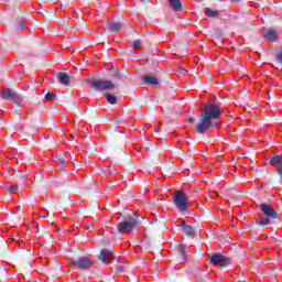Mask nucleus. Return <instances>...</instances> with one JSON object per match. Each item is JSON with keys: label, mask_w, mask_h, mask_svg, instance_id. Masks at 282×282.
<instances>
[{"label": "nucleus", "mask_w": 282, "mask_h": 282, "mask_svg": "<svg viewBox=\"0 0 282 282\" xmlns=\"http://www.w3.org/2000/svg\"><path fill=\"white\" fill-rule=\"evenodd\" d=\"M200 111L203 116L199 117V121L196 124V133L204 135V133H208L213 129V120H219L221 117V107L213 102H207Z\"/></svg>", "instance_id": "f257e3e1"}, {"label": "nucleus", "mask_w": 282, "mask_h": 282, "mask_svg": "<svg viewBox=\"0 0 282 282\" xmlns=\"http://www.w3.org/2000/svg\"><path fill=\"white\" fill-rule=\"evenodd\" d=\"M142 218H134L131 215H126L123 217V221L117 225V230L119 235H129V232H133L138 226H142Z\"/></svg>", "instance_id": "f03ea898"}, {"label": "nucleus", "mask_w": 282, "mask_h": 282, "mask_svg": "<svg viewBox=\"0 0 282 282\" xmlns=\"http://www.w3.org/2000/svg\"><path fill=\"white\" fill-rule=\"evenodd\" d=\"M173 204L180 213H189L188 197L184 191H177L173 196Z\"/></svg>", "instance_id": "7ed1b4c3"}, {"label": "nucleus", "mask_w": 282, "mask_h": 282, "mask_svg": "<svg viewBox=\"0 0 282 282\" xmlns=\"http://www.w3.org/2000/svg\"><path fill=\"white\" fill-rule=\"evenodd\" d=\"M89 85H91L93 89H96L97 91H109L111 89H116V84L111 80L91 78L89 79Z\"/></svg>", "instance_id": "20e7f679"}, {"label": "nucleus", "mask_w": 282, "mask_h": 282, "mask_svg": "<svg viewBox=\"0 0 282 282\" xmlns=\"http://www.w3.org/2000/svg\"><path fill=\"white\" fill-rule=\"evenodd\" d=\"M107 140L110 144H127V140H129V137L124 132L115 130L107 134Z\"/></svg>", "instance_id": "39448f33"}, {"label": "nucleus", "mask_w": 282, "mask_h": 282, "mask_svg": "<svg viewBox=\"0 0 282 282\" xmlns=\"http://www.w3.org/2000/svg\"><path fill=\"white\" fill-rule=\"evenodd\" d=\"M3 100H8L9 102H14L15 105H23V97L17 93L14 89H6L2 91Z\"/></svg>", "instance_id": "423d86ee"}, {"label": "nucleus", "mask_w": 282, "mask_h": 282, "mask_svg": "<svg viewBox=\"0 0 282 282\" xmlns=\"http://www.w3.org/2000/svg\"><path fill=\"white\" fill-rule=\"evenodd\" d=\"M97 259L105 265H111V263H113V248H102L97 256Z\"/></svg>", "instance_id": "0eeeda50"}, {"label": "nucleus", "mask_w": 282, "mask_h": 282, "mask_svg": "<svg viewBox=\"0 0 282 282\" xmlns=\"http://www.w3.org/2000/svg\"><path fill=\"white\" fill-rule=\"evenodd\" d=\"M209 263L218 265L219 268H226V265H230V258L221 253H213L209 258Z\"/></svg>", "instance_id": "6e6552de"}, {"label": "nucleus", "mask_w": 282, "mask_h": 282, "mask_svg": "<svg viewBox=\"0 0 282 282\" xmlns=\"http://www.w3.org/2000/svg\"><path fill=\"white\" fill-rule=\"evenodd\" d=\"M94 267V261L87 257H79L77 259V268L79 270H90Z\"/></svg>", "instance_id": "1a4fd4ad"}, {"label": "nucleus", "mask_w": 282, "mask_h": 282, "mask_svg": "<svg viewBox=\"0 0 282 282\" xmlns=\"http://www.w3.org/2000/svg\"><path fill=\"white\" fill-rule=\"evenodd\" d=\"M263 215H265V217H270V219H278L279 214L276 213V210H274V208L272 207V205L270 204H262L260 206Z\"/></svg>", "instance_id": "9d476101"}, {"label": "nucleus", "mask_w": 282, "mask_h": 282, "mask_svg": "<svg viewBox=\"0 0 282 282\" xmlns=\"http://www.w3.org/2000/svg\"><path fill=\"white\" fill-rule=\"evenodd\" d=\"M166 228V226H162L160 227L159 225H151L148 228V232H147V237L151 238L153 237V235H158V237H162V232H164V229Z\"/></svg>", "instance_id": "9b49d317"}, {"label": "nucleus", "mask_w": 282, "mask_h": 282, "mask_svg": "<svg viewBox=\"0 0 282 282\" xmlns=\"http://www.w3.org/2000/svg\"><path fill=\"white\" fill-rule=\"evenodd\" d=\"M178 228H182L184 235H186L187 237H195V228L186 224V221L183 220L182 224L178 225Z\"/></svg>", "instance_id": "f8f14e48"}, {"label": "nucleus", "mask_w": 282, "mask_h": 282, "mask_svg": "<svg viewBox=\"0 0 282 282\" xmlns=\"http://www.w3.org/2000/svg\"><path fill=\"white\" fill-rule=\"evenodd\" d=\"M264 39L271 43H276V41H279V33L274 29H269L264 34Z\"/></svg>", "instance_id": "ddd939ff"}, {"label": "nucleus", "mask_w": 282, "mask_h": 282, "mask_svg": "<svg viewBox=\"0 0 282 282\" xmlns=\"http://www.w3.org/2000/svg\"><path fill=\"white\" fill-rule=\"evenodd\" d=\"M143 83H144V85H151L152 87H158V85H160V80L158 79V77H155L153 75L144 76Z\"/></svg>", "instance_id": "4468645a"}, {"label": "nucleus", "mask_w": 282, "mask_h": 282, "mask_svg": "<svg viewBox=\"0 0 282 282\" xmlns=\"http://www.w3.org/2000/svg\"><path fill=\"white\" fill-rule=\"evenodd\" d=\"M170 8L174 10V12H182L184 10V4L182 0H170Z\"/></svg>", "instance_id": "2eb2a0df"}, {"label": "nucleus", "mask_w": 282, "mask_h": 282, "mask_svg": "<svg viewBox=\"0 0 282 282\" xmlns=\"http://www.w3.org/2000/svg\"><path fill=\"white\" fill-rule=\"evenodd\" d=\"M57 80L61 85H64L65 87H69V75L67 73H59L57 74Z\"/></svg>", "instance_id": "dca6fc26"}, {"label": "nucleus", "mask_w": 282, "mask_h": 282, "mask_svg": "<svg viewBox=\"0 0 282 282\" xmlns=\"http://www.w3.org/2000/svg\"><path fill=\"white\" fill-rule=\"evenodd\" d=\"M120 28H121V25L118 22H113V23L107 24V30L111 34H118V32H120Z\"/></svg>", "instance_id": "f3484780"}, {"label": "nucleus", "mask_w": 282, "mask_h": 282, "mask_svg": "<svg viewBox=\"0 0 282 282\" xmlns=\"http://www.w3.org/2000/svg\"><path fill=\"white\" fill-rule=\"evenodd\" d=\"M205 14L209 19H219V11H215L210 8H205Z\"/></svg>", "instance_id": "a211bd4d"}, {"label": "nucleus", "mask_w": 282, "mask_h": 282, "mask_svg": "<svg viewBox=\"0 0 282 282\" xmlns=\"http://www.w3.org/2000/svg\"><path fill=\"white\" fill-rule=\"evenodd\" d=\"M281 163H282V156L281 155L273 156L269 162L270 166H276V169H279V165Z\"/></svg>", "instance_id": "6ab92c4d"}, {"label": "nucleus", "mask_w": 282, "mask_h": 282, "mask_svg": "<svg viewBox=\"0 0 282 282\" xmlns=\"http://www.w3.org/2000/svg\"><path fill=\"white\" fill-rule=\"evenodd\" d=\"M106 99H107V102H109V105H116L118 102V97L117 96H113L111 94H106L105 95Z\"/></svg>", "instance_id": "aec40b11"}, {"label": "nucleus", "mask_w": 282, "mask_h": 282, "mask_svg": "<svg viewBox=\"0 0 282 282\" xmlns=\"http://www.w3.org/2000/svg\"><path fill=\"white\" fill-rule=\"evenodd\" d=\"M178 254L183 257L184 261H186V246L178 245Z\"/></svg>", "instance_id": "412c9836"}, {"label": "nucleus", "mask_w": 282, "mask_h": 282, "mask_svg": "<svg viewBox=\"0 0 282 282\" xmlns=\"http://www.w3.org/2000/svg\"><path fill=\"white\" fill-rule=\"evenodd\" d=\"M96 116H98V111L95 108L88 110V120H94Z\"/></svg>", "instance_id": "4be33fe9"}, {"label": "nucleus", "mask_w": 282, "mask_h": 282, "mask_svg": "<svg viewBox=\"0 0 282 282\" xmlns=\"http://www.w3.org/2000/svg\"><path fill=\"white\" fill-rule=\"evenodd\" d=\"M56 164L57 166H61V169H63L64 166H67V160L64 158H59L56 160Z\"/></svg>", "instance_id": "5701e85b"}, {"label": "nucleus", "mask_w": 282, "mask_h": 282, "mask_svg": "<svg viewBox=\"0 0 282 282\" xmlns=\"http://www.w3.org/2000/svg\"><path fill=\"white\" fill-rule=\"evenodd\" d=\"M0 252L1 254H6V252H8V242H0Z\"/></svg>", "instance_id": "b1692460"}, {"label": "nucleus", "mask_w": 282, "mask_h": 282, "mask_svg": "<svg viewBox=\"0 0 282 282\" xmlns=\"http://www.w3.org/2000/svg\"><path fill=\"white\" fill-rule=\"evenodd\" d=\"M270 216H264L260 219V226H269L270 224Z\"/></svg>", "instance_id": "393cba45"}, {"label": "nucleus", "mask_w": 282, "mask_h": 282, "mask_svg": "<svg viewBox=\"0 0 282 282\" xmlns=\"http://www.w3.org/2000/svg\"><path fill=\"white\" fill-rule=\"evenodd\" d=\"M132 47H134V50H140V47H142V41L140 40H134L132 42Z\"/></svg>", "instance_id": "a878e982"}, {"label": "nucleus", "mask_w": 282, "mask_h": 282, "mask_svg": "<svg viewBox=\"0 0 282 282\" xmlns=\"http://www.w3.org/2000/svg\"><path fill=\"white\" fill-rule=\"evenodd\" d=\"M6 189L8 191V193L12 194V193L19 191V185L7 186Z\"/></svg>", "instance_id": "bb28decb"}, {"label": "nucleus", "mask_w": 282, "mask_h": 282, "mask_svg": "<svg viewBox=\"0 0 282 282\" xmlns=\"http://www.w3.org/2000/svg\"><path fill=\"white\" fill-rule=\"evenodd\" d=\"M45 100H56V94L54 93H47L45 95Z\"/></svg>", "instance_id": "cd10ccee"}, {"label": "nucleus", "mask_w": 282, "mask_h": 282, "mask_svg": "<svg viewBox=\"0 0 282 282\" xmlns=\"http://www.w3.org/2000/svg\"><path fill=\"white\" fill-rule=\"evenodd\" d=\"M13 30L23 31L24 30L23 23L22 22H17L13 25Z\"/></svg>", "instance_id": "c85d7f7f"}, {"label": "nucleus", "mask_w": 282, "mask_h": 282, "mask_svg": "<svg viewBox=\"0 0 282 282\" xmlns=\"http://www.w3.org/2000/svg\"><path fill=\"white\" fill-rule=\"evenodd\" d=\"M275 58L278 61V63H280V65H282V51H280L276 55Z\"/></svg>", "instance_id": "c756f323"}, {"label": "nucleus", "mask_w": 282, "mask_h": 282, "mask_svg": "<svg viewBox=\"0 0 282 282\" xmlns=\"http://www.w3.org/2000/svg\"><path fill=\"white\" fill-rule=\"evenodd\" d=\"M178 47L180 48L184 47L185 50H188L189 44H188V42L178 43Z\"/></svg>", "instance_id": "7c9ffc66"}, {"label": "nucleus", "mask_w": 282, "mask_h": 282, "mask_svg": "<svg viewBox=\"0 0 282 282\" xmlns=\"http://www.w3.org/2000/svg\"><path fill=\"white\" fill-rule=\"evenodd\" d=\"M116 271L118 272V274H122V272H124V267L117 265Z\"/></svg>", "instance_id": "2f4dec72"}, {"label": "nucleus", "mask_w": 282, "mask_h": 282, "mask_svg": "<svg viewBox=\"0 0 282 282\" xmlns=\"http://www.w3.org/2000/svg\"><path fill=\"white\" fill-rule=\"evenodd\" d=\"M198 193H197V191H193L192 193H191V195H189V197H191V199H195L196 197H198Z\"/></svg>", "instance_id": "473e14b6"}, {"label": "nucleus", "mask_w": 282, "mask_h": 282, "mask_svg": "<svg viewBox=\"0 0 282 282\" xmlns=\"http://www.w3.org/2000/svg\"><path fill=\"white\" fill-rule=\"evenodd\" d=\"M69 265H74V268H78V260H70Z\"/></svg>", "instance_id": "72a5a7b5"}, {"label": "nucleus", "mask_w": 282, "mask_h": 282, "mask_svg": "<svg viewBox=\"0 0 282 282\" xmlns=\"http://www.w3.org/2000/svg\"><path fill=\"white\" fill-rule=\"evenodd\" d=\"M276 171H278L279 175H282V162H281L280 165L276 167Z\"/></svg>", "instance_id": "f704fd0d"}, {"label": "nucleus", "mask_w": 282, "mask_h": 282, "mask_svg": "<svg viewBox=\"0 0 282 282\" xmlns=\"http://www.w3.org/2000/svg\"><path fill=\"white\" fill-rule=\"evenodd\" d=\"M187 122H188V124H195V119L188 118V119H187Z\"/></svg>", "instance_id": "c9c22d12"}, {"label": "nucleus", "mask_w": 282, "mask_h": 282, "mask_svg": "<svg viewBox=\"0 0 282 282\" xmlns=\"http://www.w3.org/2000/svg\"><path fill=\"white\" fill-rule=\"evenodd\" d=\"M87 230L91 232V230H94V225L93 224L87 225Z\"/></svg>", "instance_id": "e433bc0d"}, {"label": "nucleus", "mask_w": 282, "mask_h": 282, "mask_svg": "<svg viewBox=\"0 0 282 282\" xmlns=\"http://www.w3.org/2000/svg\"><path fill=\"white\" fill-rule=\"evenodd\" d=\"M232 3H242L243 0H230Z\"/></svg>", "instance_id": "4c0bfd02"}, {"label": "nucleus", "mask_w": 282, "mask_h": 282, "mask_svg": "<svg viewBox=\"0 0 282 282\" xmlns=\"http://www.w3.org/2000/svg\"><path fill=\"white\" fill-rule=\"evenodd\" d=\"M143 3H149L150 0H141Z\"/></svg>", "instance_id": "58836bf2"}, {"label": "nucleus", "mask_w": 282, "mask_h": 282, "mask_svg": "<svg viewBox=\"0 0 282 282\" xmlns=\"http://www.w3.org/2000/svg\"><path fill=\"white\" fill-rule=\"evenodd\" d=\"M158 162H160V156H156Z\"/></svg>", "instance_id": "ea45409f"}, {"label": "nucleus", "mask_w": 282, "mask_h": 282, "mask_svg": "<svg viewBox=\"0 0 282 282\" xmlns=\"http://www.w3.org/2000/svg\"><path fill=\"white\" fill-rule=\"evenodd\" d=\"M0 129H3V126H0Z\"/></svg>", "instance_id": "a19ab883"}]
</instances>
